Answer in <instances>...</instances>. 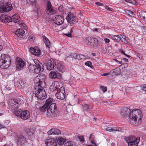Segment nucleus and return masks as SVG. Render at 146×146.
Returning a JSON list of instances; mask_svg holds the SVG:
<instances>
[{
  "mask_svg": "<svg viewBox=\"0 0 146 146\" xmlns=\"http://www.w3.org/2000/svg\"><path fill=\"white\" fill-rule=\"evenodd\" d=\"M130 111L129 108L125 107L121 109L120 114L122 117H126L128 116Z\"/></svg>",
  "mask_w": 146,
  "mask_h": 146,
  "instance_id": "18",
  "label": "nucleus"
},
{
  "mask_svg": "<svg viewBox=\"0 0 146 146\" xmlns=\"http://www.w3.org/2000/svg\"><path fill=\"white\" fill-rule=\"evenodd\" d=\"M29 135L31 137L32 136H33V132L30 131L28 133Z\"/></svg>",
  "mask_w": 146,
  "mask_h": 146,
  "instance_id": "57",
  "label": "nucleus"
},
{
  "mask_svg": "<svg viewBox=\"0 0 146 146\" xmlns=\"http://www.w3.org/2000/svg\"><path fill=\"white\" fill-rule=\"evenodd\" d=\"M94 32H97L98 31V29L97 28H96L95 29H94L92 30Z\"/></svg>",
  "mask_w": 146,
  "mask_h": 146,
  "instance_id": "64",
  "label": "nucleus"
},
{
  "mask_svg": "<svg viewBox=\"0 0 146 146\" xmlns=\"http://www.w3.org/2000/svg\"><path fill=\"white\" fill-rule=\"evenodd\" d=\"M44 88L38 87V88H36L34 91L36 97L42 100L45 99L47 96Z\"/></svg>",
  "mask_w": 146,
  "mask_h": 146,
  "instance_id": "4",
  "label": "nucleus"
},
{
  "mask_svg": "<svg viewBox=\"0 0 146 146\" xmlns=\"http://www.w3.org/2000/svg\"><path fill=\"white\" fill-rule=\"evenodd\" d=\"M83 107L84 110H88L90 108V106L87 104H84L83 106Z\"/></svg>",
  "mask_w": 146,
  "mask_h": 146,
  "instance_id": "43",
  "label": "nucleus"
},
{
  "mask_svg": "<svg viewBox=\"0 0 146 146\" xmlns=\"http://www.w3.org/2000/svg\"><path fill=\"white\" fill-rule=\"evenodd\" d=\"M139 15L141 19L145 20H146V12L143 11L140 12Z\"/></svg>",
  "mask_w": 146,
  "mask_h": 146,
  "instance_id": "30",
  "label": "nucleus"
},
{
  "mask_svg": "<svg viewBox=\"0 0 146 146\" xmlns=\"http://www.w3.org/2000/svg\"><path fill=\"white\" fill-rule=\"evenodd\" d=\"M106 131L111 132H115L116 131L122 132V129L120 127H113L109 126L106 129Z\"/></svg>",
  "mask_w": 146,
  "mask_h": 146,
  "instance_id": "23",
  "label": "nucleus"
},
{
  "mask_svg": "<svg viewBox=\"0 0 146 146\" xmlns=\"http://www.w3.org/2000/svg\"><path fill=\"white\" fill-rule=\"evenodd\" d=\"M100 88L104 92H105L107 91V87H106L101 86L100 87Z\"/></svg>",
  "mask_w": 146,
  "mask_h": 146,
  "instance_id": "46",
  "label": "nucleus"
},
{
  "mask_svg": "<svg viewBox=\"0 0 146 146\" xmlns=\"http://www.w3.org/2000/svg\"><path fill=\"white\" fill-rule=\"evenodd\" d=\"M90 141H91L92 143L95 145H96V143L94 141V139H92L91 140H90Z\"/></svg>",
  "mask_w": 146,
  "mask_h": 146,
  "instance_id": "59",
  "label": "nucleus"
},
{
  "mask_svg": "<svg viewBox=\"0 0 146 146\" xmlns=\"http://www.w3.org/2000/svg\"><path fill=\"white\" fill-rule=\"evenodd\" d=\"M82 56V55H79L77 53H74L71 56L72 58L74 59H76L80 58V56Z\"/></svg>",
  "mask_w": 146,
  "mask_h": 146,
  "instance_id": "38",
  "label": "nucleus"
},
{
  "mask_svg": "<svg viewBox=\"0 0 146 146\" xmlns=\"http://www.w3.org/2000/svg\"><path fill=\"white\" fill-rule=\"evenodd\" d=\"M36 79L38 80V81L37 82V85L38 87L41 88H44L46 86V83L45 82V77L44 75H39L36 77Z\"/></svg>",
  "mask_w": 146,
  "mask_h": 146,
  "instance_id": "11",
  "label": "nucleus"
},
{
  "mask_svg": "<svg viewBox=\"0 0 146 146\" xmlns=\"http://www.w3.org/2000/svg\"><path fill=\"white\" fill-rule=\"evenodd\" d=\"M29 1L32 5L35 4L36 1V0H29Z\"/></svg>",
  "mask_w": 146,
  "mask_h": 146,
  "instance_id": "54",
  "label": "nucleus"
},
{
  "mask_svg": "<svg viewBox=\"0 0 146 146\" xmlns=\"http://www.w3.org/2000/svg\"><path fill=\"white\" fill-rule=\"evenodd\" d=\"M79 140L80 142H83L84 141V137L83 136H78V137Z\"/></svg>",
  "mask_w": 146,
  "mask_h": 146,
  "instance_id": "47",
  "label": "nucleus"
},
{
  "mask_svg": "<svg viewBox=\"0 0 146 146\" xmlns=\"http://www.w3.org/2000/svg\"><path fill=\"white\" fill-rule=\"evenodd\" d=\"M63 85L60 82L56 81L53 82L50 87V90L52 92H56L58 91H60V89L62 88Z\"/></svg>",
  "mask_w": 146,
  "mask_h": 146,
  "instance_id": "8",
  "label": "nucleus"
},
{
  "mask_svg": "<svg viewBox=\"0 0 146 146\" xmlns=\"http://www.w3.org/2000/svg\"><path fill=\"white\" fill-rule=\"evenodd\" d=\"M3 127H4V126L0 124V129Z\"/></svg>",
  "mask_w": 146,
  "mask_h": 146,
  "instance_id": "63",
  "label": "nucleus"
},
{
  "mask_svg": "<svg viewBox=\"0 0 146 146\" xmlns=\"http://www.w3.org/2000/svg\"><path fill=\"white\" fill-rule=\"evenodd\" d=\"M11 22H13L15 23L19 22L20 20V17L18 14H15L11 17Z\"/></svg>",
  "mask_w": 146,
  "mask_h": 146,
  "instance_id": "26",
  "label": "nucleus"
},
{
  "mask_svg": "<svg viewBox=\"0 0 146 146\" xmlns=\"http://www.w3.org/2000/svg\"><path fill=\"white\" fill-rule=\"evenodd\" d=\"M53 20L55 24L58 25L62 24L64 21L63 18L59 15H56L54 16L53 17Z\"/></svg>",
  "mask_w": 146,
  "mask_h": 146,
  "instance_id": "13",
  "label": "nucleus"
},
{
  "mask_svg": "<svg viewBox=\"0 0 146 146\" xmlns=\"http://www.w3.org/2000/svg\"><path fill=\"white\" fill-rule=\"evenodd\" d=\"M45 11L46 13L49 15L54 14L55 13L54 10L50 2L49 1L47 2Z\"/></svg>",
  "mask_w": 146,
  "mask_h": 146,
  "instance_id": "15",
  "label": "nucleus"
},
{
  "mask_svg": "<svg viewBox=\"0 0 146 146\" xmlns=\"http://www.w3.org/2000/svg\"><path fill=\"white\" fill-rule=\"evenodd\" d=\"M66 19L67 21L70 24H75L77 22L75 16L71 13H68Z\"/></svg>",
  "mask_w": 146,
  "mask_h": 146,
  "instance_id": "14",
  "label": "nucleus"
},
{
  "mask_svg": "<svg viewBox=\"0 0 146 146\" xmlns=\"http://www.w3.org/2000/svg\"><path fill=\"white\" fill-rule=\"evenodd\" d=\"M58 10L61 12L63 10V7L62 6H60L58 8Z\"/></svg>",
  "mask_w": 146,
  "mask_h": 146,
  "instance_id": "52",
  "label": "nucleus"
},
{
  "mask_svg": "<svg viewBox=\"0 0 146 146\" xmlns=\"http://www.w3.org/2000/svg\"><path fill=\"white\" fill-rule=\"evenodd\" d=\"M54 128H52L48 132V134L49 135H51L54 134Z\"/></svg>",
  "mask_w": 146,
  "mask_h": 146,
  "instance_id": "44",
  "label": "nucleus"
},
{
  "mask_svg": "<svg viewBox=\"0 0 146 146\" xmlns=\"http://www.w3.org/2000/svg\"><path fill=\"white\" fill-rule=\"evenodd\" d=\"M0 19L3 22L5 23H9L11 21V17L3 14L0 17Z\"/></svg>",
  "mask_w": 146,
  "mask_h": 146,
  "instance_id": "21",
  "label": "nucleus"
},
{
  "mask_svg": "<svg viewBox=\"0 0 146 146\" xmlns=\"http://www.w3.org/2000/svg\"><path fill=\"white\" fill-rule=\"evenodd\" d=\"M22 112L21 110L18 109V108L16 110L14 111L13 113L18 117H20Z\"/></svg>",
  "mask_w": 146,
  "mask_h": 146,
  "instance_id": "29",
  "label": "nucleus"
},
{
  "mask_svg": "<svg viewBox=\"0 0 146 146\" xmlns=\"http://www.w3.org/2000/svg\"><path fill=\"white\" fill-rule=\"evenodd\" d=\"M25 131L26 133H28L30 131V130L29 128H26L25 129Z\"/></svg>",
  "mask_w": 146,
  "mask_h": 146,
  "instance_id": "55",
  "label": "nucleus"
},
{
  "mask_svg": "<svg viewBox=\"0 0 146 146\" xmlns=\"http://www.w3.org/2000/svg\"><path fill=\"white\" fill-rule=\"evenodd\" d=\"M65 35H66L67 36H68L70 37H71V36H72V35H71V33H68V34H66Z\"/></svg>",
  "mask_w": 146,
  "mask_h": 146,
  "instance_id": "62",
  "label": "nucleus"
},
{
  "mask_svg": "<svg viewBox=\"0 0 146 146\" xmlns=\"http://www.w3.org/2000/svg\"><path fill=\"white\" fill-rule=\"evenodd\" d=\"M15 34L19 38L25 39L26 36L25 32L22 29H18L15 32Z\"/></svg>",
  "mask_w": 146,
  "mask_h": 146,
  "instance_id": "17",
  "label": "nucleus"
},
{
  "mask_svg": "<svg viewBox=\"0 0 146 146\" xmlns=\"http://www.w3.org/2000/svg\"><path fill=\"white\" fill-rule=\"evenodd\" d=\"M141 88L146 93V84H143L141 86Z\"/></svg>",
  "mask_w": 146,
  "mask_h": 146,
  "instance_id": "45",
  "label": "nucleus"
},
{
  "mask_svg": "<svg viewBox=\"0 0 146 146\" xmlns=\"http://www.w3.org/2000/svg\"><path fill=\"white\" fill-rule=\"evenodd\" d=\"M125 140L129 146H137L140 141V138H135L134 136H131L125 138Z\"/></svg>",
  "mask_w": 146,
  "mask_h": 146,
  "instance_id": "6",
  "label": "nucleus"
},
{
  "mask_svg": "<svg viewBox=\"0 0 146 146\" xmlns=\"http://www.w3.org/2000/svg\"><path fill=\"white\" fill-rule=\"evenodd\" d=\"M33 61L35 64L31 65V66L34 68V72L36 73H39L42 72L44 69L42 64L36 59H34Z\"/></svg>",
  "mask_w": 146,
  "mask_h": 146,
  "instance_id": "7",
  "label": "nucleus"
},
{
  "mask_svg": "<svg viewBox=\"0 0 146 146\" xmlns=\"http://www.w3.org/2000/svg\"><path fill=\"white\" fill-rule=\"evenodd\" d=\"M98 6H102L103 5V4L102 3L99 2H96L95 3Z\"/></svg>",
  "mask_w": 146,
  "mask_h": 146,
  "instance_id": "51",
  "label": "nucleus"
},
{
  "mask_svg": "<svg viewBox=\"0 0 146 146\" xmlns=\"http://www.w3.org/2000/svg\"><path fill=\"white\" fill-rule=\"evenodd\" d=\"M94 40V38H88L86 39V42L88 44L92 46L93 43L92 42Z\"/></svg>",
  "mask_w": 146,
  "mask_h": 146,
  "instance_id": "32",
  "label": "nucleus"
},
{
  "mask_svg": "<svg viewBox=\"0 0 146 146\" xmlns=\"http://www.w3.org/2000/svg\"><path fill=\"white\" fill-rule=\"evenodd\" d=\"M19 23H19V26L20 27L25 29V30L27 29V27L25 23H21L19 24Z\"/></svg>",
  "mask_w": 146,
  "mask_h": 146,
  "instance_id": "42",
  "label": "nucleus"
},
{
  "mask_svg": "<svg viewBox=\"0 0 146 146\" xmlns=\"http://www.w3.org/2000/svg\"><path fill=\"white\" fill-rule=\"evenodd\" d=\"M64 146H78L74 143L72 142H67L66 143Z\"/></svg>",
  "mask_w": 146,
  "mask_h": 146,
  "instance_id": "36",
  "label": "nucleus"
},
{
  "mask_svg": "<svg viewBox=\"0 0 146 146\" xmlns=\"http://www.w3.org/2000/svg\"><path fill=\"white\" fill-rule=\"evenodd\" d=\"M106 8L107 10L110 11H112L113 10V9L110 8L108 6H106Z\"/></svg>",
  "mask_w": 146,
  "mask_h": 146,
  "instance_id": "53",
  "label": "nucleus"
},
{
  "mask_svg": "<svg viewBox=\"0 0 146 146\" xmlns=\"http://www.w3.org/2000/svg\"><path fill=\"white\" fill-rule=\"evenodd\" d=\"M48 108L47 106L44 104L42 107H40V110L41 111L44 112L46 110V109H48Z\"/></svg>",
  "mask_w": 146,
  "mask_h": 146,
  "instance_id": "39",
  "label": "nucleus"
},
{
  "mask_svg": "<svg viewBox=\"0 0 146 146\" xmlns=\"http://www.w3.org/2000/svg\"><path fill=\"white\" fill-rule=\"evenodd\" d=\"M17 141L19 144H23L26 142V139L24 136L22 134L18 135L17 137Z\"/></svg>",
  "mask_w": 146,
  "mask_h": 146,
  "instance_id": "20",
  "label": "nucleus"
},
{
  "mask_svg": "<svg viewBox=\"0 0 146 146\" xmlns=\"http://www.w3.org/2000/svg\"><path fill=\"white\" fill-rule=\"evenodd\" d=\"M22 102V101L19 99L9 100L8 104L9 109L12 112L16 110L17 109Z\"/></svg>",
  "mask_w": 146,
  "mask_h": 146,
  "instance_id": "5",
  "label": "nucleus"
},
{
  "mask_svg": "<svg viewBox=\"0 0 146 146\" xmlns=\"http://www.w3.org/2000/svg\"><path fill=\"white\" fill-rule=\"evenodd\" d=\"M30 50L31 52L35 55L39 56L41 54V52L38 48H36L31 47L30 48Z\"/></svg>",
  "mask_w": 146,
  "mask_h": 146,
  "instance_id": "22",
  "label": "nucleus"
},
{
  "mask_svg": "<svg viewBox=\"0 0 146 146\" xmlns=\"http://www.w3.org/2000/svg\"><path fill=\"white\" fill-rule=\"evenodd\" d=\"M104 40L105 42H106L107 43H108L110 42V40L107 38H104Z\"/></svg>",
  "mask_w": 146,
  "mask_h": 146,
  "instance_id": "56",
  "label": "nucleus"
},
{
  "mask_svg": "<svg viewBox=\"0 0 146 146\" xmlns=\"http://www.w3.org/2000/svg\"><path fill=\"white\" fill-rule=\"evenodd\" d=\"M110 73L109 72H108V73H106L102 74V76H104L109 75H110Z\"/></svg>",
  "mask_w": 146,
  "mask_h": 146,
  "instance_id": "58",
  "label": "nucleus"
},
{
  "mask_svg": "<svg viewBox=\"0 0 146 146\" xmlns=\"http://www.w3.org/2000/svg\"><path fill=\"white\" fill-rule=\"evenodd\" d=\"M15 87L16 88H22L24 87V85H22L19 82L16 83L15 84Z\"/></svg>",
  "mask_w": 146,
  "mask_h": 146,
  "instance_id": "37",
  "label": "nucleus"
},
{
  "mask_svg": "<svg viewBox=\"0 0 146 146\" xmlns=\"http://www.w3.org/2000/svg\"><path fill=\"white\" fill-rule=\"evenodd\" d=\"M56 65L55 61L52 59L49 60L47 62L46 66L48 70H51L53 69Z\"/></svg>",
  "mask_w": 146,
  "mask_h": 146,
  "instance_id": "16",
  "label": "nucleus"
},
{
  "mask_svg": "<svg viewBox=\"0 0 146 146\" xmlns=\"http://www.w3.org/2000/svg\"><path fill=\"white\" fill-rule=\"evenodd\" d=\"M120 36L121 38V40L122 42L126 44L128 43V41L127 40L128 38L127 37H126L125 35H120Z\"/></svg>",
  "mask_w": 146,
  "mask_h": 146,
  "instance_id": "33",
  "label": "nucleus"
},
{
  "mask_svg": "<svg viewBox=\"0 0 146 146\" xmlns=\"http://www.w3.org/2000/svg\"><path fill=\"white\" fill-rule=\"evenodd\" d=\"M61 133L60 131L59 130L57 129H55L54 128V135H59Z\"/></svg>",
  "mask_w": 146,
  "mask_h": 146,
  "instance_id": "41",
  "label": "nucleus"
},
{
  "mask_svg": "<svg viewBox=\"0 0 146 146\" xmlns=\"http://www.w3.org/2000/svg\"><path fill=\"white\" fill-rule=\"evenodd\" d=\"M10 59L9 56L6 54L1 55L0 59V66L2 68L8 67L10 64Z\"/></svg>",
  "mask_w": 146,
  "mask_h": 146,
  "instance_id": "3",
  "label": "nucleus"
},
{
  "mask_svg": "<svg viewBox=\"0 0 146 146\" xmlns=\"http://www.w3.org/2000/svg\"><path fill=\"white\" fill-rule=\"evenodd\" d=\"M25 66V63L20 58L17 57L15 62L16 68L17 70H21L24 68Z\"/></svg>",
  "mask_w": 146,
  "mask_h": 146,
  "instance_id": "9",
  "label": "nucleus"
},
{
  "mask_svg": "<svg viewBox=\"0 0 146 146\" xmlns=\"http://www.w3.org/2000/svg\"><path fill=\"white\" fill-rule=\"evenodd\" d=\"M42 38L43 39L44 42L46 46L50 48V42L49 39L44 35L42 36Z\"/></svg>",
  "mask_w": 146,
  "mask_h": 146,
  "instance_id": "27",
  "label": "nucleus"
},
{
  "mask_svg": "<svg viewBox=\"0 0 146 146\" xmlns=\"http://www.w3.org/2000/svg\"><path fill=\"white\" fill-rule=\"evenodd\" d=\"M141 112L139 109H134L129 114V118L133 121L134 125H137L141 122L142 116Z\"/></svg>",
  "mask_w": 146,
  "mask_h": 146,
  "instance_id": "2",
  "label": "nucleus"
},
{
  "mask_svg": "<svg viewBox=\"0 0 146 146\" xmlns=\"http://www.w3.org/2000/svg\"><path fill=\"white\" fill-rule=\"evenodd\" d=\"M92 134H91L90 135V136L89 137V139H90V141L92 139H93V138H92Z\"/></svg>",
  "mask_w": 146,
  "mask_h": 146,
  "instance_id": "60",
  "label": "nucleus"
},
{
  "mask_svg": "<svg viewBox=\"0 0 146 146\" xmlns=\"http://www.w3.org/2000/svg\"><path fill=\"white\" fill-rule=\"evenodd\" d=\"M56 139L58 143L60 145L63 144L65 142L64 140L62 138H58L57 139Z\"/></svg>",
  "mask_w": 146,
  "mask_h": 146,
  "instance_id": "35",
  "label": "nucleus"
},
{
  "mask_svg": "<svg viewBox=\"0 0 146 146\" xmlns=\"http://www.w3.org/2000/svg\"><path fill=\"white\" fill-rule=\"evenodd\" d=\"M121 70L119 68H117L115 69L111 70V74L112 76H114L115 75H117L120 74Z\"/></svg>",
  "mask_w": 146,
  "mask_h": 146,
  "instance_id": "28",
  "label": "nucleus"
},
{
  "mask_svg": "<svg viewBox=\"0 0 146 146\" xmlns=\"http://www.w3.org/2000/svg\"><path fill=\"white\" fill-rule=\"evenodd\" d=\"M54 102L53 100L49 98L46 100L44 104L48 108L46 112V115L51 117H55L58 112L56 104Z\"/></svg>",
  "mask_w": 146,
  "mask_h": 146,
  "instance_id": "1",
  "label": "nucleus"
},
{
  "mask_svg": "<svg viewBox=\"0 0 146 146\" xmlns=\"http://www.w3.org/2000/svg\"><path fill=\"white\" fill-rule=\"evenodd\" d=\"M45 142L47 146H57V140L55 138L48 137Z\"/></svg>",
  "mask_w": 146,
  "mask_h": 146,
  "instance_id": "12",
  "label": "nucleus"
},
{
  "mask_svg": "<svg viewBox=\"0 0 146 146\" xmlns=\"http://www.w3.org/2000/svg\"><path fill=\"white\" fill-rule=\"evenodd\" d=\"M127 13L128 14L131 16H132L133 15H134L132 11L130 10L128 11Z\"/></svg>",
  "mask_w": 146,
  "mask_h": 146,
  "instance_id": "50",
  "label": "nucleus"
},
{
  "mask_svg": "<svg viewBox=\"0 0 146 146\" xmlns=\"http://www.w3.org/2000/svg\"><path fill=\"white\" fill-rule=\"evenodd\" d=\"M49 76L51 78H61V75L60 73L57 72L51 71L49 74Z\"/></svg>",
  "mask_w": 146,
  "mask_h": 146,
  "instance_id": "19",
  "label": "nucleus"
},
{
  "mask_svg": "<svg viewBox=\"0 0 146 146\" xmlns=\"http://www.w3.org/2000/svg\"><path fill=\"white\" fill-rule=\"evenodd\" d=\"M55 96L58 99L60 100L64 99L65 96V94H64L63 92H60V89L59 91H58L56 92Z\"/></svg>",
  "mask_w": 146,
  "mask_h": 146,
  "instance_id": "25",
  "label": "nucleus"
},
{
  "mask_svg": "<svg viewBox=\"0 0 146 146\" xmlns=\"http://www.w3.org/2000/svg\"><path fill=\"white\" fill-rule=\"evenodd\" d=\"M93 42L94 43H92V46H97L98 45V40L97 39L94 38V40Z\"/></svg>",
  "mask_w": 146,
  "mask_h": 146,
  "instance_id": "40",
  "label": "nucleus"
},
{
  "mask_svg": "<svg viewBox=\"0 0 146 146\" xmlns=\"http://www.w3.org/2000/svg\"><path fill=\"white\" fill-rule=\"evenodd\" d=\"M85 64L88 66L90 67L92 65L91 62L90 61H88L85 63Z\"/></svg>",
  "mask_w": 146,
  "mask_h": 146,
  "instance_id": "49",
  "label": "nucleus"
},
{
  "mask_svg": "<svg viewBox=\"0 0 146 146\" xmlns=\"http://www.w3.org/2000/svg\"><path fill=\"white\" fill-rule=\"evenodd\" d=\"M61 64H58V66H57V69L59 72H63L65 71V69L63 67L61 66Z\"/></svg>",
  "mask_w": 146,
  "mask_h": 146,
  "instance_id": "34",
  "label": "nucleus"
},
{
  "mask_svg": "<svg viewBox=\"0 0 146 146\" xmlns=\"http://www.w3.org/2000/svg\"><path fill=\"white\" fill-rule=\"evenodd\" d=\"M123 60H124L125 62H128V60L126 58H123Z\"/></svg>",
  "mask_w": 146,
  "mask_h": 146,
  "instance_id": "61",
  "label": "nucleus"
},
{
  "mask_svg": "<svg viewBox=\"0 0 146 146\" xmlns=\"http://www.w3.org/2000/svg\"><path fill=\"white\" fill-rule=\"evenodd\" d=\"M119 52H120L121 53L125 55L127 57H128L129 58L130 57V56L129 55H127L126 54L125 52L123 50H120Z\"/></svg>",
  "mask_w": 146,
  "mask_h": 146,
  "instance_id": "48",
  "label": "nucleus"
},
{
  "mask_svg": "<svg viewBox=\"0 0 146 146\" xmlns=\"http://www.w3.org/2000/svg\"><path fill=\"white\" fill-rule=\"evenodd\" d=\"M29 112L27 110H25L22 112L20 117L23 119H27L29 118Z\"/></svg>",
  "mask_w": 146,
  "mask_h": 146,
  "instance_id": "24",
  "label": "nucleus"
},
{
  "mask_svg": "<svg viewBox=\"0 0 146 146\" xmlns=\"http://www.w3.org/2000/svg\"><path fill=\"white\" fill-rule=\"evenodd\" d=\"M13 9V7L10 2H6L0 7V12L3 13L11 10Z\"/></svg>",
  "mask_w": 146,
  "mask_h": 146,
  "instance_id": "10",
  "label": "nucleus"
},
{
  "mask_svg": "<svg viewBox=\"0 0 146 146\" xmlns=\"http://www.w3.org/2000/svg\"><path fill=\"white\" fill-rule=\"evenodd\" d=\"M120 35H113L111 36L112 39L115 41H119L121 40Z\"/></svg>",
  "mask_w": 146,
  "mask_h": 146,
  "instance_id": "31",
  "label": "nucleus"
}]
</instances>
